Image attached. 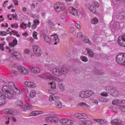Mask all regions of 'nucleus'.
<instances>
[{
    "instance_id": "obj_1",
    "label": "nucleus",
    "mask_w": 125,
    "mask_h": 125,
    "mask_svg": "<svg viewBox=\"0 0 125 125\" xmlns=\"http://www.w3.org/2000/svg\"><path fill=\"white\" fill-rule=\"evenodd\" d=\"M1 91H0V106L6 104V98L11 99L15 94H20V90L18 89L13 82H9L8 85H4Z\"/></svg>"
},
{
    "instance_id": "obj_2",
    "label": "nucleus",
    "mask_w": 125,
    "mask_h": 125,
    "mask_svg": "<svg viewBox=\"0 0 125 125\" xmlns=\"http://www.w3.org/2000/svg\"><path fill=\"white\" fill-rule=\"evenodd\" d=\"M41 77L44 80H49V85L51 86V88H56V83H55L54 81L59 79L54 77L52 74H51V73L49 72L42 74Z\"/></svg>"
},
{
    "instance_id": "obj_3",
    "label": "nucleus",
    "mask_w": 125,
    "mask_h": 125,
    "mask_svg": "<svg viewBox=\"0 0 125 125\" xmlns=\"http://www.w3.org/2000/svg\"><path fill=\"white\" fill-rule=\"evenodd\" d=\"M54 8L57 13H60L66 9V6L63 3L58 2L54 4Z\"/></svg>"
},
{
    "instance_id": "obj_4",
    "label": "nucleus",
    "mask_w": 125,
    "mask_h": 125,
    "mask_svg": "<svg viewBox=\"0 0 125 125\" xmlns=\"http://www.w3.org/2000/svg\"><path fill=\"white\" fill-rule=\"evenodd\" d=\"M52 40L50 39L48 36H44V40L46 42H52L54 43V44H57L58 42H59V39H58V36L57 35H55L54 36H52Z\"/></svg>"
},
{
    "instance_id": "obj_5",
    "label": "nucleus",
    "mask_w": 125,
    "mask_h": 125,
    "mask_svg": "<svg viewBox=\"0 0 125 125\" xmlns=\"http://www.w3.org/2000/svg\"><path fill=\"white\" fill-rule=\"evenodd\" d=\"M94 93L92 90H87L86 91H81L79 93V97L81 98H88L90 97L92 94Z\"/></svg>"
},
{
    "instance_id": "obj_6",
    "label": "nucleus",
    "mask_w": 125,
    "mask_h": 125,
    "mask_svg": "<svg viewBox=\"0 0 125 125\" xmlns=\"http://www.w3.org/2000/svg\"><path fill=\"white\" fill-rule=\"evenodd\" d=\"M116 62L120 65H125V54H119L116 57Z\"/></svg>"
},
{
    "instance_id": "obj_7",
    "label": "nucleus",
    "mask_w": 125,
    "mask_h": 125,
    "mask_svg": "<svg viewBox=\"0 0 125 125\" xmlns=\"http://www.w3.org/2000/svg\"><path fill=\"white\" fill-rule=\"evenodd\" d=\"M45 121L47 123H52V124H54L57 123L58 121H59V119L55 116H51L46 117Z\"/></svg>"
},
{
    "instance_id": "obj_8",
    "label": "nucleus",
    "mask_w": 125,
    "mask_h": 125,
    "mask_svg": "<svg viewBox=\"0 0 125 125\" xmlns=\"http://www.w3.org/2000/svg\"><path fill=\"white\" fill-rule=\"evenodd\" d=\"M17 70L22 75H29V70L22 65H18L17 66Z\"/></svg>"
},
{
    "instance_id": "obj_9",
    "label": "nucleus",
    "mask_w": 125,
    "mask_h": 125,
    "mask_svg": "<svg viewBox=\"0 0 125 125\" xmlns=\"http://www.w3.org/2000/svg\"><path fill=\"white\" fill-rule=\"evenodd\" d=\"M33 49L35 55H36L37 56H41V55H42V49L39 46H33Z\"/></svg>"
},
{
    "instance_id": "obj_10",
    "label": "nucleus",
    "mask_w": 125,
    "mask_h": 125,
    "mask_svg": "<svg viewBox=\"0 0 125 125\" xmlns=\"http://www.w3.org/2000/svg\"><path fill=\"white\" fill-rule=\"evenodd\" d=\"M61 124L64 125H73L74 121L68 119H62L60 121Z\"/></svg>"
},
{
    "instance_id": "obj_11",
    "label": "nucleus",
    "mask_w": 125,
    "mask_h": 125,
    "mask_svg": "<svg viewBox=\"0 0 125 125\" xmlns=\"http://www.w3.org/2000/svg\"><path fill=\"white\" fill-rule=\"evenodd\" d=\"M29 69V71L33 74H40L41 73V68L38 66H30Z\"/></svg>"
},
{
    "instance_id": "obj_12",
    "label": "nucleus",
    "mask_w": 125,
    "mask_h": 125,
    "mask_svg": "<svg viewBox=\"0 0 125 125\" xmlns=\"http://www.w3.org/2000/svg\"><path fill=\"white\" fill-rule=\"evenodd\" d=\"M118 44L121 46H125V35L121 36L118 38Z\"/></svg>"
},
{
    "instance_id": "obj_13",
    "label": "nucleus",
    "mask_w": 125,
    "mask_h": 125,
    "mask_svg": "<svg viewBox=\"0 0 125 125\" xmlns=\"http://www.w3.org/2000/svg\"><path fill=\"white\" fill-rule=\"evenodd\" d=\"M68 11L71 15H73V16H78L79 14V12L78 11V10L75 9L74 7H69L68 8Z\"/></svg>"
},
{
    "instance_id": "obj_14",
    "label": "nucleus",
    "mask_w": 125,
    "mask_h": 125,
    "mask_svg": "<svg viewBox=\"0 0 125 125\" xmlns=\"http://www.w3.org/2000/svg\"><path fill=\"white\" fill-rule=\"evenodd\" d=\"M52 73L55 76L58 77H61L62 75V72H61V69L58 67H56L51 70Z\"/></svg>"
},
{
    "instance_id": "obj_15",
    "label": "nucleus",
    "mask_w": 125,
    "mask_h": 125,
    "mask_svg": "<svg viewBox=\"0 0 125 125\" xmlns=\"http://www.w3.org/2000/svg\"><path fill=\"white\" fill-rule=\"evenodd\" d=\"M9 52L10 53V54L15 56L17 59L20 60L21 56V54L19 52H16V51L11 50V49H9Z\"/></svg>"
},
{
    "instance_id": "obj_16",
    "label": "nucleus",
    "mask_w": 125,
    "mask_h": 125,
    "mask_svg": "<svg viewBox=\"0 0 125 125\" xmlns=\"http://www.w3.org/2000/svg\"><path fill=\"white\" fill-rule=\"evenodd\" d=\"M24 84L25 86H27V87H29V88L36 87V84L32 82L26 81L24 82Z\"/></svg>"
},
{
    "instance_id": "obj_17",
    "label": "nucleus",
    "mask_w": 125,
    "mask_h": 125,
    "mask_svg": "<svg viewBox=\"0 0 125 125\" xmlns=\"http://www.w3.org/2000/svg\"><path fill=\"white\" fill-rule=\"evenodd\" d=\"M87 8H88L89 10L93 13H96V8L92 6L91 4L88 3L86 5Z\"/></svg>"
},
{
    "instance_id": "obj_18",
    "label": "nucleus",
    "mask_w": 125,
    "mask_h": 125,
    "mask_svg": "<svg viewBox=\"0 0 125 125\" xmlns=\"http://www.w3.org/2000/svg\"><path fill=\"white\" fill-rule=\"evenodd\" d=\"M58 100H59V97L55 96V95L53 94L51 95L49 97V101H50V102L54 101L56 103L57 101H58Z\"/></svg>"
},
{
    "instance_id": "obj_19",
    "label": "nucleus",
    "mask_w": 125,
    "mask_h": 125,
    "mask_svg": "<svg viewBox=\"0 0 125 125\" xmlns=\"http://www.w3.org/2000/svg\"><path fill=\"white\" fill-rule=\"evenodd\" d=\"M121 1H125V0H112L111 4L113 6H118L121 3Z\"/></svg>"
},
{
    "instance_id": "obj_20",
    "label": "nucleus",
    "mask_w": 125,
    "mask_h": 125,
    "mask_svg": "<svg viewBox=\"0 0 125 125\" xmlns=\"http://www.w3.org/2000/svg\"><path fill=\"white\" fill-rule=\"evenodd\" d=\"M122 124V121L118 119H115L111 121L112 125H120Z\"/></svg>"
},
{
    "instance_id": "obj_21",
    "label": "nucleus",
    "mask_w": 125,
    "mask_h": 125,
    "mask_svg": "<svg viewBox=\"0 0 125 125\" xmlns=\"http://www.w3.org/2000/svg\"><path fill=\"white\" fill-rule=\"evenodd\" d=\"M114 88L113 86H107L106 87V90L108 93H109L111 95L113 94V91H114Z\"/></svg>"
},
{
    "instance_id": "obj_22",
    "label": "nucleus",
    "mask_w": 125,
    "mask_h": 125,
    "mask_svg": "<svg viewBox=\"0 0 125 125\" xmlns=\"http://www.w3.org/2000/svg\"><path fill=\"white\" fill-rule=\"evenodd\" d=\"M86 50L88 53L89 57H93L94 56V53H93V51L91 49L87 48H86Z\"/></svg>"
},
{
    "instance_id": "obj_23",
    "label": "nucleus",
    "mask_w": 125,
    "mask_h": 125,
    "mask_svg": "<svg viewBox=\"0 0 125 125\" xmlns=\"http://www.w3.org/2000/svg\"><path fill=\"white\" fill-rule=\"evenodd\" d=\"M61 72L63 75H66L69 72V68L66 67H62L61 69Z\"/></svg>"
},
{
    "instance_id": "obj_24",
    "label": "nucleus",
    "mask_w": 125,
    "mask_h": 125,
    "mask_svg": "<svg viewBox=\"0 0 125 125\" xmlns=\"http://www.w3.org/2000/svg\"><path fill=\"white\" fill-rule=\"evenodd\" d=\"M6 120H7L5 121L6 125L9 124V122H10V120H11V121H12L13 122H14L15 123H16V122L17 121L16 120V118H15L14 117H7L6 118Z\"/></svg>"
},
{
    "instance_id": "obj_25",
    "label": "nucleus",
    "mask_w": 125,
    "mask_h": 125,
    "mask_svg": "<svg viewBox=\"0 0 125 125\" xmlns=\"http://www.w3.org/2000/svg\"><path fill=\"white\" fill-rule=\"evenodd\" d=\"M79 124H80V125H83V124H84V125H92V123H91V122L90 121V120L81 121L79 122Z\"/></svg>"
},
{
    "instance_id": "obj_26",
    "label": "nucleus",
    "mask_w": 125,
    "mask_h": 125,
    "mask_svg": "<svg viewBox=\"0 0 125 125\" xmlns=\"http://www.w3.org/2000/svg\"><path fill=\"white\" fill-rule=\"evenodd\" d=\"M68 15V12L67 11H64L63 13L61 14V18L62 20L66 19L67 18V16Z\"/></svg>"
},
{
    "instance_id": "obj_27",
    "label": "nucleus",
    "mask_w": 125,
    "mask_h": 125,
    "mask_svg": "<svg viewBox=\"0 0 125 125\" xmlns=\"http://www.w3.org/2000/svg\"><path fill=\"white\" fill-rule=\"evenodd\" d=\"M55 105L56 106V107H57V108H59V109H61V108H62V103H61V102H60L59 100L57 101L55 103Z\"/></svg>"
},
{
    "instance_id": "obj_28",
    "label": "nucleus",
    "mask_w": 125,
    "mask_h": 125,
    "mask_svg": "<svg viewBox=\"0 0 125 125\" xmlns=\"http://www.w3.org/2000/svg\"><path fill=\"white\" fill-rule=\"evenodd\" d=\"M95 122H96L97 123H98L99 124H106L107 123V121L105 119H93Z\"/></svg>"
},
{
    "instance_id": "obj_29",
    "label": "nucleus",
    "mask_w": 125,
    "mask_h": 125,
    "mask_svg": "<svg viewBox=\"0 0 125 125\" xmlns=\"http://www.w3.org/2000/svg\"><path fill=\"white\" fill-rule=\"evenodd\" d=\"M59 81H60V82H59L58 84L61 91H63V90H64V89H65V85H64V84H63V83H62V82H61L60 80H59Z\"/></svg>"
},
{
    "instance_id": "obj_30",
    "label": "nucleus",
    "mask_w": 125,
    "mask_h": 125,
    "mask_svg": "<svg viewBox=\"0 0 125 125\" xmlns=\"http://www.w3.org/2000/svg\"><path fill=\"white\" fill-rule=\"evenodd\" d=\"M47 23L49 27L50 28H54L55 24L52 20H49L47 21Z\"/></svg>"
},
{
    "instance_id": "obj_31",
    "label": "nucleus",
    "mask_w": 125,
    "mask_h": 125,
    "mask_svg": "<svg viewBox=\"0 0 125 125\" xmlns=\"http://www.w3.org/2000/svg\"><path fill=\"white\" fill-rule=\"evenodd\" d=\"M18 43V41H17V40L15 39V40H14V41L12 42H11L9 44V45L11 47H13L15 46V45H16Z\"/></svg>"
},
{
    "instance_id": "obj_32",
    "label": "nucleus",
    "mask_w": 125,
    "mask_h": 125,
    "mask_svg": "<svg viewBox=\"0 0 125 125\" xmlns=\"http://www.w3.org/2000/svg\"><path fill=\"white\" fill-rule=\"evenodd\" d=\"M15 105H17V106H19V107H21L23 105V102L20 100H18L15 102Z\"/></svg>"
},
{
    "instance_id": "obj_33",
    "label": "nucleus",
    "mask_w": 125,
    "mask_h": 125,
    "mask_svg": "<svg viewBox=\"0 0 125 125\" xmlns=\"http://www.w3.org/2000/svg\"><path fill=\"white\" fill-rule=\"evenodd\" d=\"M78 106H80L81 107H86V108H88L89 106L87 104L84 102H81L78 104Z\"/></svg>"
},
{
    "instance_id": "obj_34",
    "label": "nucleus",
    "mask_w": 125,
    "mask_h": 125,
    "mask_svg": "<svg viewBox=\"0 0 125 125\" xmlns=\"http://www.w3.org/2000/svg\"><path fill=\"white\" fill-rule=\"evenodd\" d=\"M98 22H99L98 19H97V18L96 17H95L91 20L92 24H94V25L97 24Z\"/></svg>"
},
{
    "instance_id": "obj_35",
    "label": "nucleus",
    "mask_w": 125,
    "mask_h": 125,
    "mask_svg": "<svg viewBox=\"0 0 125 125\" xmlns=\"http://www.w3.org/2000/svg\"><path fill=\"white\" fill-rule=\"evenodd\" d=\"M40 104L43 106H46V105H48V102L47 101L42 100L40 101Z\"/></svg>"
},
{
    "instance_id": "obj_36",
    "label": "nucleus",
    "mask_w": 125,
    "mask_h": 125,
    "mask_svg": "<svg viewBox=\"0 0 125 125\" xmlns=\"http://www.w3.org/2000/svg\"><path fill=\"white\" fill-rule=\"evenodd\" d=\"M37 94V93H36V91L35 90H32L31 91L30 93V96L31 98H34L36 97V95Z\"/></svg>"
},
{
    "instance_id": "obj_37",
    "label": "nucleus",
    "mask_w": 125,
    "mask_h": 125,
    "mask_svg": "<svg viewBox=\"0 0 125 125\" xmlns=\"http://www.w3.org/2000/svg\"><path fill=\"white\" fill-rule=\"evenodd\" d=\"M18 111H17V110H14V109H11L10 111V115H13V116H16L17 115H18Z\"/></svg>"
},
{
    "instance_id": "obj_38",
    "label": "nucleus",
    "mask_w": 125,
    "mask_h": 125,
    "mask_svg": "<svg viewBox=\"0 0 125 125\" xmlns=\"http://www.w3.org/2000/svg\"><path fill=\"white\" fill-rule=\"evenodd\" d=\"M118 94L119 92H118V91L116 89H114V90L112 92V94H111L112 95V96H113V97H117Z\"/></svg>"
},
{
    "instance_id": "obj_39",
    "label": "nucleus",
    "mask_w": 125,
    "mask_h": 125,
    "mask_svg": "<svg viewBox=\"0 0 125 125\" xmlns=\"http://www.w3.org/2000/svg\"><path fill=\"white\" fill-rule=\"evenodd\" d=\"M39 115V112H37V111H33L29 114V117H34Z\"/></svg>"
},
{
    "instance_id": "obj_40",
    "label": "nucleus",
    "mask_w": 125,
    "mask_h": 125,
    "mask_svg": "<svg viewBox=\"0 0 125 125\" xmlns=\"http://www.w3.org/2000/svg\"><path fill=\"white\" fill-rule=\"evenodd\" d=\"M80 59L83 62H87L88 61V59L84 56H82L80 57Z\"/></svg>"
},
{
    "instance_id": "obj_41",
    "label": "nucleus",
    "mask_w": 125,
    "mask_h": 125,
    "mask_svg": "<svg viewBox=\"0 0 125 125\" xmlns=\"http://www.w3.org/2000/svg\"><path fill=\"white\" fill-rule=\"evenodd\" d=\"M18 89L20 90V93H21V91H25V90H27V88L24 86H21L20 87V89Z\"/></svg>"
},
{
    "instance_id": "obj_42",
    "label": "nucleus",
    "mask_w": 125,
    "mask_h": 125,
    "mask_svg": "<svg viewBox=\"0 0 125 125\" xmlns=\"http://www.w3.org/2000/svg\"><path fill=\"white\" fill-rule=\"evenodd\" d=\"M112 104H113V105H118V104H121V101L119 100H114L112 102Z\"/></svg>"
},
{
    "instance_id": "obj_43",
    "label": "nucleus",
    "mask_w": 125,
    "mask_h": 125,
    "mask_svg": "<svg viewBox=\"0 0 125 125\" xmlns=\"http://www.w3.org/2000/svg\"><path fill=\"white\" fill-rule=\"evenodd\" d=\"M10 111H11V109H5L3 110V112L4 113V114H6L7 115H9V114H10Z\"/></svg>"
},
{
    "instance_id": "obj_44",
    "label": "nucleus",
    "mask_w": 125,
    "mask_h": 125,
    "mask_svg": "<svg viewBox=\"0 0 125 125\" xmlns=\"http://www.w3.org/2000/svg\"><path fill=\"white\" fill-rule=\"evenodd\" d=\"M88 118V116L85 113H81V118L84 119V120H86Z\"/></svg>"
},
{
    "instance_id": "obj_45",
    "label": "nucleus",
    "mask_w": 125,
    "mask_h": 125,
    "mask_svg": "<svg viewBox=\"0 0 125 125\" xmlns=\"http://www.w3.org/2000/svg\"><path fill=\"white\" fill-rule=\"evenodd\" d=\"M82 113H76L74 114V117L77 119H81Z\"/></svg>"
},
{
    "instance_id": "obj_46",
    "label": "nucleus",
    "mask_w": 125,
    "mask_h": 125,
    "mask_svg": "<svg viewBox=\"0 0 125 125\" xmlns=\"http://www.w3.org/2000/svg\"><path fill=\"white\" fill-rule=\"evenodd\" d=\"M5 44V42H2V43H0V49H1L2 51H4V48H3V46H4Z\"/></svg>"
},
{
    "instance_id": "obj_47",
    "label": "nucleus",
    "mask_w": 125,
    "mask_h": 125,
    "mask_svg": "<svg viewBox=\"0 0 125 125\" xmlns=\"http://www.w3.org/2000/svg\"><path fill=\"white\" fill-rule=\"evenodd\" d=\"M25 107L27 109V110H30L33 108V106L30 104H25Z\"/></svg>"
},
{
    "instance_id": "obj_48",
    "label": "nucleus",
    "mask_w": 125,
    "mask_h": 125,
    "mask_svg": "<svg viewBox=\"0 0 125 125\" xmlns=\"http://www.w3.org/2000/svg\"><path fill=\"white\" fill-rule=\"evenodd\" d=\"M10 72L11 73V74H13V75H15V76H17V75H18V72H17L16 70H10Z\"/></svg>"
},
{
    "instance_id": "obj_49",
    "label": "nucleus",
    "mask_w": 125,
    "mask_h": 125,
    "mask_svg": "<svg viewBox=\"0 0 125 125\" xmlns=\"http://www.w3.org/2000/svg\"><path fill=\"white\" fill-rule=\"evenodd\" d=\"M12 33H13V35H14V36H15V35H16V36L18 38H19V37H20V35L18 34V32L16 31V30H12Z\"/></svg>"
},
{
    "instance_id": "obj_50",
    "label": "nucleus",
    "mask_w": 125,
    "mask_h": 125,
    "mask_svg": "<svg viewBox=\"0 0 125 125\" xmlns=\"http://www.w3.org/2000/svg\"><path fill=\"white\" fill-rule=\"evenodd\" d=\"M21 28H22V29H23V30L26 29V28H27V24L26 23H24V22H22L21 24Z\"/></svg>"
},
{
    "instance_id": "obj_51",
    "label": "nucleus",
    "mask_w": 125,
    "mask_h": 125,
    "mask_svg": "<svg viewBox=\"0 0 125 125\" xmlns=\"http://www.w3.org/2000/svg\"><path fill=\"white\" fill-rule=\"evenodd\" d=\"M38 32L34 31L33 34V37L35 40H38Z\"/></svg>"
},
{
    "instance_id": "obj_52",
    "label": "nucleus",
    "mask_w": 125,
    "mask_h": 125,
    "mask_svg": "<svg viewBox=\"0 0 125 125\" xmlns=\"http://www.w3.org/2000/svg\"><path fill=\"white\" fill-rule=\"evenodd\" d=\"M92 3L93 4V5H94L95 6H96V7H99L100 6V4H99V3L97 1H93L92 2Z\"/></svg>"
},
{
    "instance_id": "obj_53",
    "label": "nucleus",
    "mask_w": 125,
    "mask_h": 125,
    "mask_svg": "<svg viewBox=\"0 0 125 125\" xmlns=\"http://www.w3.org/2000/svg\"><path fill=\"white\" fill-rule=\"evenodd\" d=\"M33 23H34V24H35V25L38 26V25H40V21L38 20H35L33 21Z\"/></svg>"
},
{
    "instance_id": "obj_54",
    "label": "nucleus",
    "mask_w": 125,
    "mask_h": 125,
    "mask_svg": "<svg viewBox=\"0 0 125 125\" xmlns=\"http://www.w3.org/2000/svg\"><path fill=\"white\" fill-rule=\"evenodd\" d=\"M30 52H31V51H30V49H26L24 51V54H30Z\"/></svg>"
},
{
    "instance_id": "obj_55",
    "label": "nucleus",
    "mask_w": 125,
    "mask_h": 125,
    "mask_svg": "<svg viewBox=\"0 0 125 125\" xmlns=\"http://www.w3.org/2000/svg\"><path fill=\"white\" fill-rule=\"evenodd\" d=\"M7 33L5 31H0V36H6Z\"/></svg>"
},
{
    "instance_id": "obj_56",
    "label": "nucleus",
    "mask_w": 125,
    "mask_h": 125,
    "mask_svg": "<svg viewBox=\"0 0 125 125\" xmlns=\"http://www.w3.org/2000/svg\"><path fill=\"white\" fill-rule=\"evenodd\" d=\"M77 38H78V39H81V38H83V33H82L81 32H79L77 34Z\"/></svg>"
},
{
    "instance_id": "obj_57",
    "label": "nucleus",
    "mask_w": 125,
    "mask_h": 125,
    "mask_svg": "<svg viewBox=\"0 0 125 125\" xmlns=\"http://www.w3.org/2000/svg\"><path fill=\"white\" fill-rule=\"evenodd\" d=\"M101 95H102V96H104V97H107V96H108V93H107L106 92H103L101 93Z\"/></svg>"
},
{
    "instance_id": "obj_58",
    "label": "nucleus",
    "mask_w": 125,
    "mask_h": 125,
    "mask_svg": "<svg viewBox=\"0 0 125 125\" xmlns=\"http://www.w3.org/2000/svg\"><path fill=\"white\" fill-rule=\"evenodd\" d=\"M12 28H17L19 27L18 24L17 23H13L11 25Z\"/></svg>"
},
{
    "instance_id": "obj_59",
    "label": "nucleus",
    "mask_w": 125,
    "mask_h": 125,
    "mask_svg": "<svg viewBox=\"0 0 125 125\" xmlns=\"http://www.w3.org/2000/svg\"><path fill=\"white\" fill-rule=\"evenodd\" d=\"M120 109L122 110V112H125V106L120 105Z\"/></svg>"
},
{
    "instance_id": "obj_60",
    "label": "nucleus",
    "mask_w": 125,
    "mask_h": 125,
    "mask_svg": "<svg viewBox=\"0 0 125 125\" xmlns=\"http://www.w3.org/2000/svg\"><path fill=\"white\" fill-rule=\"evenodd\" d=\"M83 42L85 43H87V42H89V40H88L87 38H84L83 40Z\"/></svg>"
},
{
    "instance_id": "obj_61",
    "label": "nucleus",
    "mask_w": 125,
    "mask_h": 125,
    "mask_svg": "<svg viewBox=\"0 0 125 125\" xmlns=\"http://www.w3.org/2000/svg\"><path fill=\"white\" fill-rule=\"evenodd\" d=\"M69 30L71 33H74L75 32V28L74 27H71Z\"/></svg>"
},
{
    "instance_id": "obj_62",
    "label": "nucleus",
    "mask_w": 125,
    "mask_h": 125,
    "mask_svg": "<svg viewBox=\"0 0 125 125\" xmlns=\"http://www.w3.org/2000/svg\"><path fill=\"white\" fill-rule=\"evenodd\" d=\"M93 103H95V104H98V101L97 100L93 99L92 100Z\"/></svg>"
},
{
    "instance_id": "obj_63",
    "label": "nucleus",
    "mask_w": 125,
    "mask_h": 125,
    "mask_svg": "<svg viewBox=\"0 0 125 125\" xmlns=\"http://www.w3.org/2000/svg\"><path fill=\"white\" fill-rule=\"evenodd\" d=\"M75 26L77 29H81V25L79 23H76Z\"/></svg>"
},
{
    "instance_id": "obj_64",
    "label": "nucleus",
    "mask_w": 125,
    "mask_h": 125,
    "mask_svg": "<svg viewBox=\"0 0 125 125\" xmlns=\"http://www.w3.org/2000/svg\"><path fill=\"white\" fill-rule=\"evenodd\" d=\"M120 104H125V100H122L120 102Z\"/></svg>"
}]
</instances>
